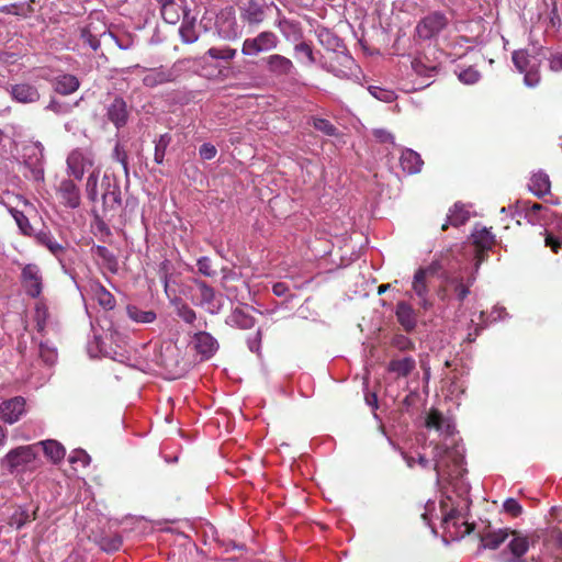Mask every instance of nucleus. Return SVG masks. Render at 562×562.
Segmentation results:
<instances>
[{
  "instance_id": "obj_33",
  "label": "nucleus",
  "mask_w": 562,
  "mask_h": 562,
  "mask_svg": "<svg viewBox=\"0 0 562 562\" xmlns=\"http://www.w3.org/2000/svg\"><path fill=\"white\" fill-rule=\"evenodd\" d=\"M90 290L100 306L104 310H113L115 307V297L109 292L100 282H93L90 284Z\"/></svg>"
},
{
  "instance_id": "obj_61",
  "label": "nucleus",
  "mask_w": 562,
  "mask_h": 562,
  "mask_svg": "<svg viewBox=\"0 0 562 562\" xmlns=\"http://www.w3.org/2000/svg\"><path fill=\"white\" fill-rule=\"evenodd\" d=\"M196 267L199 272L205 277H213L216 273L215 270L212 269V260L206 256L198 259Z\"/></svg>"
},
{
  "instance_id": "obj_2",
  "label": "nucleus",
  "mask_w": 562,
  "mask_h": 562,
  "mask_svg": "<svg viewBox=\"0 0 562 562\" xmlns=\"http://www.w3.org/2000/svg\"><path fill=\"white\" fill-rule=\"evenodd\" d=\"M23 166L29 170L24 173L27 179L35 182L44 181V146L41 142H29L22 148Z\"/></svg>"
},
{
  "instance_id": "obj_63",
  "label": "nucleus",
  "mask_w": 562,
  "mask_h": 562,
  "mask_svg": "<svg viewBox=\"0 0 562 562\" xmlns=\"http://www.w3.org/2000/svg\"><path fill=\"white\" fill-rule=\"evenodd\" d=\"M503 508L514 517H518L522 513L521 505L515 498H507L503 504Z\"/></svg>"
},
{
  "instance_id": "obj_6",
  "label": "nucleus",
  "mask_w": 562,
  "mask_h": 562,
  "mask_svg": "<svg viewBox=\"0 0 562 562\" xmlns=\"http://www.w3.org/2000/svg\"><path fill=\"white\" fill-rule=\"evenodd\" d=\"M216 34L224 41H235L243 34V26L238 23L236 11L232 5L223 8L215 19Z\"/></svg>"
},
{
  "instance_id": "obj_53",
  "label": "nucleus",
  "mask_w": 562,
  "mask_h": 562,
  "mask_svg": "<svg viewBox=\"0 0 562 562\" xmlns=\"http://www.w3.org/2000/svg\"><path fill=\"white\" fill-rule=\"evenodd\" d=\"M98 181H99V170H93L87 178V183H86V191H87L88 198L91 201L97 200Z\"/></svg>"
},
{
  "instance_id": "obj_23",
  "label": "nucleus",
  "mask_w": 562,
  "mask_h": 562,
  "mask_svg": "<svg viewBox=\"0 0 562 562\" xmlns=\"http://www.w3.org/2000/svg\"><path fill=\"white\" fill-rule=\"evenodd\" d=\"M395 315L405 331L412 333L415 330L417 326V313L408 302H397Z\"/></svg>"
},
{
  "instance_id": "obj_52",
  "label": "nucleus",
  "mask_w": 562,
  "mask_h": 562,
  "mask_svg": "<svg viewBox=\"0 0 562 562\" xmlns=\"http://www.w3.org/2000/svg\"><path fill=\"white\" fill-rule=\"evenodd\" d=\"M40 357L46 364L52 366L57 360V350L47 342H41Z\"/></svg>"
},
{
  "instance_id": "obj_28",
  "label": "nucleus",
  "mask_w": 562,
  "mask_h": 562,
  "mask_svg": "<svg viewBox=\"0 0 562 562\" xmlns=\"http://www.w3.org/2000/svg\"><path fill=\"white\" fill-rule=\"evenodd\" d=\"M54 90L63 95L76 92L80 87V81L75 75L61 74L53 80Z\"/></svg>"
},
{
  "instance_id": "obj_26",
  "label": "nucleus",
  "mask_w": 562,
  "mask_h": 562,
  "mask_svg": "<svg viewBox=\"0 0 562 562\" xmlns=\"http://www.w3.org/2000/svg\"><path fill=\"white\" fill-rule=\"evenodd\" d=\"M506 315V310L504 307L498 306H495L488 316H486L484 312H480L479 318L481 321V324H475L474 319H471V325L474 326V334L470 331L468 334L467 340L469 342L474 341L480 330L487 326L488 323L503 319Z\"/></svg>"
},
{
  "instance_id": "obj_54",
  "label": "nucleus",
  "mask_w": 562,
  "mask_h": 562,
  "mask_svg": "<svg viewBox=\"0 0 562 562\" xmlns=\"http://www.w3.org/2000/svg\"><path fill=\"white\" fill-rule=\"evenodd\" d=\"M313 126L315 130L324 133L327 136H334L337 133V128L326 119L314 117Z\"/></svg>"
},
{
  "instance_id": "obj_55",
  "label": "nucleus",
  "mask_w": 562,
  "mask_h": 562,
  "mask_svg": "<svg viewBox=\"0 0 562 562\" xmlns=\"http://www.w3.org/2000/svg\"><path fill=\"white\" fill-rule=\"evenodd\" d=\"M458 78L465 85H474L481 79V74L473 67H469L459 72Z\"/></svg>"
},
{
  "instance_id": "obj_40",
  "label": "nucleus",
  "mask_w": 562,
  "mask_h": 562,
  "mask_svg": "<svg viewBox=\"0 0 562 562\" xmlns=\"http://www.w3.org/2000/svg\"><path fill=\"white\" fill-rule=\"evenodd\" d=\"M293 49H294V53H295L297 59L302 64H304L306 66H312V65L316 64L317 60H316L313 47L307 42H301V43L295 44Z\"/></svg>"
},
{
  "instance_id": "obj_17",
  "label": "nucleus",
  "mask_w": 562,
  "mask_h": 562,
  "mask_svg": "<svg viewBox=\"0 0 562 562\" xmlns=\"http://www.w3.org/2000/svg\"><path fill=\"white\" fill-rule=\"evenodd\" d=\"M8 92L13 101L22 104L35 103L41 98L38 89L29 82L11 85Z\"/></svg>"
},
{
  "instance_id": "obj_3",
  "label": "nucleus",
  "mask_w": 562,
  "mask_h": 562,
  "mask_svg": "<svg viewBox=\"0 0 562 562\" xmlns=\"http://www.w3.org/2000/svg\"><path fill=\"white\" fill-rule=\"evenodd\" d=\"M442 268L439 261H434L425 268L416 270L412 281V291L418 299V305L422 310L428 311L434 303L429 297L428 278L435 276Z\"/></svg>"
},
{
  "instance_id": "obj_10",
  "label": "nucleus",
  "mask_w": 562,
  "mask_h": 562,
  "mask_svg": "<svg viewBox=\"0 0 562 562\" xmlns=\"http://www.w3.org/2000/svg\"><path fill=\"white\" fill-rule=\"evenodd\" d=\"M450 498L446 501L442 499L440 502L441 513H442V527L446 531L450 532L451 537L454 536H463L470 532L469 526L465 521H461V513L457 508L448 509V502Z\"/></svg>"
},
{
  "instance_id": "obj_18",
  "label": "nucleus",
  "mask_w": 562,
  "mask_h": 562,
  "mask_svg": "<svg viewBox=\"0 0 562 562\" xmlns=\"http://www.w3.org/2000/svg\"><path fill=\"white\" fill-rule=\"evenodd\" d=\"M191 344L196 353L204 360L212 358L218 350L217 340L207 331L196 333L193 336Z\"/></svg>"
},
{
  "instance_id": "obj_32",
  "label": "nucleus",
  "mask_w": 562,
  "mask_h": 562,
  "mask_svg": "<svg viewBox=\"0 0 562 562\" xmlns=\"http://www.w3.org/2000/svg\"><path fill=\"white\" fill-rule=\"evenodd\" d=\"M400 164L405 172L413 175L420 171L423 160L418 153L413 149H405L402 151Z\"/></svg>"
},
{
  "instance_id": "obj_21",
  "label": "nucleus",
  "mask_w": 562,
  "mask_h": 562,
  "mask_svg": "<svg viewBox=\"0 0 562 562\" xmlns=\"http://www.w3.org/2000/svg\"><path fill=\"white\" fill-rule=\"evenodd\" d=\"M267 70L274 76H290L295 67L292 60L280 54H271L262 59Z\"/></svg>"
},
{
  "instance_id": "obj_11",
  "label": "nucleus",
  "mask_w": 562,
  "mask_h": 562,
  "mask_svg": "<svg viewBox=\"0 0 562 562\" xmlns=\"http://www.w3.org/2000/svg\"><path fill=\"white\" fill-rule=\"evenodd\" d=\"M134 68L145 70L146 74L142 81L143 85L148 88H155L160 85L173 82L179 77V71L175 66H159L156 68L146 69L139 65H136Z\"/></svg>"
},
{
  "instance_id": "obj_48",
  "label": "nucleus",
  "mask_w": 562,
  "mask_h": 562,
  "mask_svg": "<svg viewBox=\"0 0 562 562\" xmlns=\"http://www.w3.org/2000/svg\"><path fill=\"white\" fill-rule=\"evenodd\" d=\"M206 55L213 59L232 60L236 57L237 50L231 47H211Z\"/></svg>"
},
{
  "instance_id": "obj_41",
  "label": "nucleus",
  "mask_w": 562,
  "mask_h": 562,
  "mask_svg": "<svg viewBox=\"0 0 562 562\" xmlns=\"http://www.w3.org/2000/svg\"><path fill=\"white\" fill-rule=\"evenodd\" d=\"M46 457L53 462H59L65 457V448L56 440H46L41 442Z\"/></svg>"
},
{
  "instance_id": "obj_4",
  "label": "nucleus",
  "mask_w": 562,
  "mask_h": 562,
  "mask_svg": "<svg viewBox=\"0 0 562 562\" xmlns=\"http://www.w3.org/2000/svg\"><path fill=\"white\" fill-rule=\"evenodd\" d=\"M449 23L450 19L445 12L431 11L418 21L415 32L422 41L436 40L449 26Z\"/></svg>"
},
{
  "instance_id": "obj_57",
  "label": "nucleus",
  "mask_w": 562,
  "mask_h": 562,
  "mask_svg": "<svg viewBox=\"0 0 562 562\" xmlns=\"http://www.w3.org/2000/svg\"><path fill=\"white\" fill-rule=\"evenodd\" d=\"M90 460V456L82 449L74 450L68 458L71 464L81 465L82 468L89 465Z\"/></svg>"
},
{
  "instance_id": "obj_16",
  "label": "nucleus",
  "mask_w": 562,
  "mask_h": 562,
  "mask_svg": "<svg viewBox=\"0 0 562 562\" xmlns=\"http://www.w3.org/2000/svg\"><path fill=\"white\" fill-rule=\"evenodd\" d=\"M105 116L117 130L127 124L130 111L122 97H115L105 108Z\"/></svg>"
},
{
  "instance_id": "obj_43",
  "label": "nucleus",
  "mask_w": 562,
  "mask_h": 562,
  "mask_svg": "<svg viewBox=\"0 0 562 562\" xmlns=\"http://www.w3.org/2000/svg\"><path fill=\"white\" fill-rule=\"evenodd\" d=\"M9 212L23 235L32 236L35 233L27 216L22 211L12 207Z\"/></svg>"
},
{
  "instance_id": "obj_45",
  "label": "nucleus",
  "mask_w": 562,
  "mask_h": 562,
  "mask_svg": "<svg viewBox=\"0 0 562 562\" xmlns=\"http://www.w3.org/2000/svg\"><path fill=\"white\" fill-rule=\"evenodd\" d=\"M368 91L373 98L385 103H392L397 98L396 93L393 90L381 88L378 86H369Z\"/></svg>"
},
{
  "instance_id": "obj_36",
  "label": "nucleus",
  "mask_w": 562,
  "mask_h": 562,
  "mask_svg": "<svg viewBox=\"0 0 562 562\" xmlns=\"http://www.w3.org/2000/svg\"><path fill=\"white\" fill-rule=\"evenodd\" d=\"M226 324L240 329H249L255 325V318L244 310L235 308L227 316Z\"/></svg>"
},
{
  "instance_id": "obj_30",
  "label": "nucleus",
  "mask_w": 562,
  "mask_h": 562,
  "mask_svg": "<svg viewBox=\"0 0 562 562\" xmlns=\"http://www.w3.org/2000/svg\"><path fill=\"white\" fill-rule=\"evenodd\" d=\"M415 368L416 361L413 357L392 359L387 366L389 372L395 373L397 378L408 376Z\"/></svg>"
},
{
  "instance_id": "obj_34",
  "label": "nucleus",
  "mask_w": 562,
  "mask_h": 562,
  "mask_svg": "<svg viewBox=\"0 0 562 562\" xmlns=\"http://www.w3.org/2000/svg\"><path fill=\"white\" fill-rule=\"evenodd\" d=\"M316 36L319 44L327 50L338 52L344 46L342 41L329 29L319 27L316 31Z\"/></svg>"
},
{
  "instance_id": "obj_31",
  "label": "nucleus",
  "mask_w": 562,
  "mask_h": 562,
  "mask_svg": "<svg viewBox=\"0 0 562 562\" xmlns=\"http://www.w3.org/2000/svg\"><path fill=\"white\" fill-rule=\"evenodd\" d=\"M475 281V277L472 274L468 278V282H463V276H447L446 282L453 289L459 301H463L470 293V286Z\"/></svg>"
},
{
  "instance_id": "obj_27",
  "label": "nucleus",
  "mask_w": 562,
  "mask_h": 562,
  "mask_svg": "<svg viewBox=\"0 0 562 562\" xmlns=\"http://www.w3.org/2000/svg\"><path fill=\"white\" fill-rule=\"evenodd\" d=\"M91 254L98 259V262L111 273L119 271V261L116 256L110 251L105 246L94 245L91 248Z\"/></svg>"
},
{
  "instance_id": "obj_56",
  "label": "nucleus",
  "mask_w": 562,
  "mask_h": 562,
  "mask_svg": "<svg viewBox=\"0 0 562 562\" xmlns=\"http://www.w3.org/2000/svg\"><path fill=\"white\" fill-rule=\"evenodd\" d=\"M122 543H123L122 537L117 536V535L112 536V537H103L100 542L101 548L108 552H114V551L120 550V548L122 547Z\"/></svg>"
},
{
  "instance_id": "obj_46",
  "label": "nucleus",
  "mask_w": 562,
  "mask_h": 562,
  "mask_svg": "<svg viewBox=\"0 0 562 562\" xmlns=\"http://www.w3.org/2000/svg\"><path fill=\"white\" fill-rule=\"evenodd\" d=\"M169 143L170 136L168 134L160 135L159 138L155 142L154 160L158 165H161L164 162L166 150Z\"/></svg>"
},
{
  "instance_id": "obj_25",
  "label": "nucleus",
  "mask_w": 562,
  "mask_h": 562,
  "mask_svg": "<svg viewBox=\"0 0 562 562\" xmlns=\"http://www.w3.org/2000/svg\"><path fill=\"white\" fill-rule=\"evenodd\" d=\"M509 536L510 530L507 528L488 530L482 533L480 548L496 550L509 538Z\"/></svg>"
},
{
  "instance_id": "obj_50",
  "label": "nucleus",
  "mask_w": 562,
  "mask_h": 562,
  "mask_svg": "<svg viewBox=\"0 0 562 562\" xmlns=\"http://www.w3.org/2000/svg\"><path fill=\"white\" fill-rule=\"evenodd\" d=\"M112 158L122 165L125 177L128 178V175H130V172H128V156H127L126 150L120 143H117L114 146L113 153H112Z\"/></svg>"
},
{
  "instance_id": "obj_39",
  "label": "nucleus",
  "mask_w": 562,
  "mask_h": 562,
  "mask_svg": "<svg viewBox=\"0 0 562 562\" xmlns=\"http://www.w3.org/2000/svg\"><path fill=\"white\" fill-rule=\"evenodd\" d=\"M105 209L117 210L122 204L121 188L117 183L109 184L102 195Z\"/></svg>"
},
{
  "instance_id": "obj_58",
  "label": "nucleus",
  "mask_w": 562,
  "mask_h": 562,
  "mask_svg": "<svg viewBox=\"0 0 562 562\" xmlns=\"http://www.w3.org/2000/svg\"><path fill=\"white\" fill-rule=\"evenodd\" d=\"M45 109L47 111H52L56 114L63 115L70 113L72 110V105L66 102H60L56 99H52Z\"/></svg>"
},
{
  "instance_id": "obj_8",
  "label": "nucleus",
  "mask_w": 562,
  "mask_h": 562,
  "mask_svg": "<svg viewBox=\"0 0 562 562\" xmlns=\"http://www.w3.org/2000/svg\"><path fill=\"white\" fill-rule=\"evenodd\" d=\"M509 541L499 555V562H527L524 555L530 547L529 538L516 530H510Z\"/></svg>"
},
{
  "instance_id": "obj_7",
  "label": "nucleus",
  "mask_w": 562,
  "mask_h": 562,
  "mask_svg": "<svg viewBox=\"0 0 562 562\" xmlns=\"http://www.w3.org/2000/svg\"><path fill=\"white\" fill-rule=\"evenodd\" d=\"M280 44L278 35L272 31H261L254 37H247L243 42L241 54L255 57L263 53L274 50Z\"/></svg>"
},
{
  "instance_id": "obj_47",
  "label": "nucleus",
  "mask_w": 562,
  "mask_h": 562,
  "mask_svg": "<svg viewBox=\"0 0 562 562\" xmlns=\"http://www.w3.org/2000/svg\"><path fill=\"white\" fill-rule=\"evenodd\" d=\"M180 11L181 7L177 2L160 9L164 21L169 24H176L179 22L181 16Z\"/></svg>"
},
{
  "instance_id": "obj_24",
  "label": "nucleus",
  "mask_w": 562,
  "mask_h": 562,
  "mask_svg": "<svg viewBox=\"0 0 562 562\" xmlns=\"http://www.w3.org/2000/svg\"><path fill=\"white\" fill-rule=\"evenodd\" d=\"M515 212L513 215L524 214V217L532 225L537 224L540 220L544 217L543 212L547 209L539 203H531L530 201H517L515 205Z\"/></svg>"
},
{
  "instance_id": "obj_5",
  "label": "nucleus",
  "mask_w": 562,
  "mask_h": 562,
  "mask_svg": "<svg viewBox=\"0 0 562 562\" xmlns=\"http://www.w3.org/2000/svg\"><path fill=\"white\" fill-rule=\"evenodd\" d=\"M191 293L193 303L210 314H217L223 307L222 294H216L214 289L202 280H193Z\"/></svg>"
},
{
  "instance_id": "obj_35",
  "label": "nucleus",
  "mask_w": 562,
  "mask_h": 562,
  "mask_svg": "<svg viewBox=\"0 0 562 562\" xmlns=\"http://www.w3.org/2000/svg\"><path fill=\"white\" fill-rule=\"evenodd\" d=\"M551 183L546 172L538 171L532 175L529 190L537 196L542 198L550 192Z\"/></svg>"
},
{
  "instance_id": "obj_51",
  "label": "nucleus",
  "mask_w": 562,
  "mask_h": 562,
  "mask_svg": "<svg viewBox=\"0 0 562 562\" xmlns=\"http://www.w3.org/2000/svg\"><path fill=\"white\" fill-rule=\"evenodd\" d=\"M276 26L280 30V32L286 38H289L291 34L299 33L297 23L286 19L285 16H282L281 19H279L276 23Z\"/></svg>"
},
{
  "instance_id": "obj_19",
  "label": "nucleus",
  "mask_w": 562,
  "mask_h": 562,
  "mask_svg": "<svg viewBox=\"0 0 562 562\" xmlns=\"http://www.w3.org/2000/svg\"><path fill=\"white\" fill-rule=\"evenodd\" d=\"M22 282L27 295L37 297L42 293V276L36 265L29 263L22 269Z\"/></svg>"
},
{
  "instance_id": "obj_38",
  "label": "nucleus",
  "mask_w": 562,
  "mask_h": 562,
  "mask_svg": "<svg viewBox=\"0 0 562 562\" xmlns=\"http://www.w3.org/2000/svg\"><path fill=\"white\" fill-rule=\"evenodd\" d=\"M470 217V213L464 209L463 205L456 203L450 210L446 224L442 225V229H447L448 225L458 227L463 225Z\"/></svg>"
},
{
  "instance_id": "obj_60",
  "label": "nucleus",
  "mask_w": 562,
  "mask_h": 562,
  "mask_svg": "<svg viewBox=\"0 0 562 562\" xmlns=\"http://www.w3.org/2000/svg\"><path fill=\"white\" fill-rule=\"evenodd\" d=\"M522 74H525L524 82L527 87L533 88L539 83L540 74L536 66H531L530 68L525 70Z\"/></svg>"
},
{
  "instance_id": "obj_64",
  "label": "nucleus",
  "mask_w": 562,
  "mask_h": 562,
  "mask_svg": "<svg viewBox=\"0 0 562 562\" xmlns=\"http://www.w3.org/2000/svg\"><path fill=\"white\" fill-rule=\"evenodd\" d=\"M216 147L210 143H204L199 148V155L203 160H211L216 156Z\"/></svg>"
},
{
  "instance_id": "obj_13",
  "label": "nucleus",
  "mask_w": 562,
  "mask_h": 562,
  "mask_svg": "<svg viewBox=\"0 0 562 562\" xmlns=\"http://www.w3.org/2000/svg\"><path fill=\"white\" fill-rule=\"evenodd\" d=\"M66 162L67 173L78 181L82 180L86 171H88L93 165L91 156L80 149L72 150L68 155Z\"/></svg>"
},
{
  "instance_id": "obj_42",
  "label": "nucleus",
  "mask_w": 562,
  "mask_h": 562,
  "mask_svg": "<svg viewBox=\"0 0 562 562\" xmlns=\"http://www.w3.org/2000/svg\"><path fill=\"white\" fill-rule=\"evenodd\" d=\"M471 236L473 244H475L481 249H487L494 243V236L486 227L476 228Z\"/></svg>"
},
{
  "instance_id": "obj_62",
  "label": "nucleus",
  "mask_w": 562,
  "mask_h": 562,
  "mask_svg": "<svg viewBox=\"0 0 562 562\" xmlns=\"http://www.w3.org/2000/svg\"><path fill=\"white\" fill-rule=\"evenodd\" d=\"M392 344L395 348H397L401 351L414 349V342L404 335H396L393 338Z\"/></svg>"
},
{
  "instance_id": "obj_22",
  "label": "nucleus",
  "mask_w": 562,
  "mask_h": 562,
  "mask_svg": "<svg viewBox=\"0 0 562 562\" xmlns=\"http://www.w3.org/2000/svg\"><path fill=\"white\" fill-rule=\"evenodd\" d=\"M57 195L61 203L69 209H77L80 205V190L70 179L60 181L57 188Z\"/></svg>"
},
{
  "instance_id": "obj_12",
  "label": "nucleus",
  "mask_w": 562,
  "mask_h": 562,
  "mask_svg": "<svg viewBox=\"0 0 562 562\" xmlns=\"http://www.w3.org/2000/svg\"><path fill=\"white\" fill-rule=\"evenodd\" d=\"M36 458V450L33 446H21L10 450L2 460V464L10 472L19 470L26 464L33 462Z\"/></svg>"
},
{
  "instance_id": "obj_49",
  "label": "nucleus",
  "mask_w": 562,
  "mask_h": 562,
  "mask_svg": "<svg viewBox=\"0 0 562 562\" xmlns=\"http://www.w3.org/2000/svg\"><path fill=\"white\" fill-rule=\"evenodd\" d=\"M512 59H513V63H514L515 67L517 68V70L521 74L531 67L530 60H529V55L524 49L515 50L513 53Z\"/></svg>"
},
{
  "instance_id": "obj_15",
  "label": "nucleus",
  "mask_w": 562,
  "mask_h": 562,
  "mask_svg": "<svg viewBox=\"0 0 562 562\" xmlns=\"http://www.w3.org/2000/svg\"><path fill=\"white\" fill-rule=\"evenodd\" d=\"M336 66L334 63L319 61L321 67L327 72L333 74L339 79H349L353 75V69L357 68L356 61L352 56L348 53H344L337 56Z\"/></svg>"
},
{
  "instance_id": "obj_37",
  "label": "nucleus",
  "mask_w": 562,
  "mask_h": 562,
  "mask_svg": "<svg viewBox=\"0 0 562 562\" xmlns=\"http://www.w3.org/2000/svg\"><path fill=\"white\" fill-rule=\"evenodd\" d=\"M126 314L130 319L138 324H149L156 321L157 314L151 310H142L137 305L126 306Z\"/></svg>"
},
{
  "instance_id": "obj_59",
  "label": "nucleus",
  "mask_w": 562,
  "mask_h": 562,
  "mask_svg": "<svg viewBox=\"0 0 562 562\" xmlns=\"http://www.w3.org/2000/svg\"><path fill=\"white\" fill-rule=\"evenodd\" d=\"M177 315L188 324H193V322L196 319L195 312L184 303L177 306Z\"/></svg>"
},
{
  "instance_id": "obj_44",
  "label": "nucleus",
  "mask_w": 562,
  "mask_h": 562,
  "mask_svg": "<svg viewBox=\"0 0 562 562\" xmlns=\"http://www.w3.org/2000/svg\"><path fill=\"white\" fill-rule=\"evenodd\" d=\"M34 519L31 513L23 507H19L10 517V526L15 529H22L26 524L31 522Z\"/></svg>"
},
{
  "instance_id": "obj_14",
  "label": "nucleus",
  "mask_w": 562,
  "mask_h": 562,
  "mask_svg": "<svg viewBox=\"0 0 562 562\" xmlns=\"http://www.w3.org/2000/svg\"><path fill=\"white\" fill-rule=\"evenodd\" d=\"M32 236H34L37 245L43 246L49 250V252L59 261L61 268L66 272L65 255L67 249L55 239L52 232L43 228L34 233Z\"/></svg>"
},
{
  "instance_id": "obj_1",
  "label": "nucleus",
  "mask_w": 562,
  "mask_h": 562,
  "mask_svg": "<svg viewBox=\"0 0 562 562\" xmlns=\"http://www.w3.org/2000/svg\"><path fill=\"white\" fill-rule=\"evenodd\" d=\"M426 427L435 430L439 437H442V443H436L432 451L434 470L437 473V480L445 475L458 474L463 471L464 449L459 445L449 447L446 442L454 436L456 427L453 422L443 416L438 411H431L426 419ZM452 443H454L452 441Z\"/></svg>"
},
{
  "instance_id": "obj_20",
  "label": "nucleus",
  "mask_w": 562,
  "mask_h": 562,
  "mask_svg": "<svg viewBox=\"0 0 562 562\" xmlns=\"http://www.w3.org/2000/svg\"><path fill=\"white\" fill-rule=\"evenodd\" d=\"M25 413V400L16 396L0 404V418L8 423H16Z\"/></svg>"
},
{
  "instance_id": "obj_9",
  "label": "nucleus",
  "mask_w": 562,
  "mask_h": 562,
  "mask_svg": "<svg viewBox=\"0 0 562 562\" xmlns=\"http://www.w3.org/2000/svg\"><path fill=\"white\" fill-rule=\"evenodd\" d=\"M266 0H245L238 5L241 21L249 26H259L267 18Z\"/></svg>"
},
{
  "instance_id": "obj_29",
  "label": "nucleus",
  "mask_w": 562,
  "mask_h": 562,
  "mask_svg": "<svg viewBox=\"0 0 562 562\" xmlns=\"http://www.w3.org/2000/svg\"><path fill=\"white\" fill-rule=\"evenodd\" d=\"M179 35L184 44H193L199 40L195 18L189 16V11H183V20L179 27Z\"/></svg>"
}]
</instances>
